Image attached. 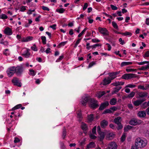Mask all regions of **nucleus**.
I'll return each instance as SVG.
<instances>
[{"label":"nucleus","instance_id":"nucleus-1","mask_svg":"<svg viewBox=\"0 0 149 149\" xmlns=\"http://www.w3.org/2000/svg\"><path fill=\"white\" fill-rule=\"evenodd\" d=\"M147 142L146 140H143L140 138L136 139L135 143V146L138 148H143L147 144Z\"/></svg>","mask_w":149,"mask_h":149},{"label":"nucleus","instance_id":"nucleus-2","mask_svg":"<svg viewBox=\"0 0 149 149\" xmlns=\"http://www.w3.org/2000/svg\"><path fill=\"white\" fill-rule=\"evenodd\" d=\"M88 103L90 107L93 109H95L99 106L97 101L93 98H90L88 101Z\"/></svg>","mask_w":149,"mask_h":149},{"label":"nucleus","instance_id":"nucleus-3","mask_svg":"<svg viewBox=\"0 0 149 149\" xmlns=\"http://www.w3.org/2000/svg\"><path fill=\"white\" fill-rule=\"evenodd\" d=\"M11 82L14 86L21 87L22 84L19 79L17 77H14L11 80Z\"/></svg>","mask_w":149,"mask_h":149},{"label":"nucleus","instance_id":"nucleus-4","mask_svg":"<svg viewBox=\"0 0 149 149\" xmlns=\"http://www.w3.org/2000/svg\"><path fill=\"white\" fill-rule=\"evenodd\" d=\"M135 74L132 73L125 74L122 75L121 78L125 79H128L136 77Z\"/></svg>","mask_w":149,"mask_h":149},{"label":"nucleus","instance_id":"nucleus-5","mask_svg":"<svg viewBox=\"0 0 149 149\" xmlns=\"http://www.w3.org/2000/svg\"><path fill=\"white\" fill-rule=\"evenodd\" d=\"M15 67L13 66L9 68L7 71L8 76L9 77L12 76L15 73Z\"/></svg>","mask_w":149,"mask_h":149},{"label":"nucleus","instance_id":"nucleus-6","mask_svg":"<svg viewBox=\"0 0 149 149\" xmlns=\"http://www.w3.org/2000/svg\"><path fill=\"white\" fill-rule=\"evenodd\" d=\"M118 145L114 141L109 143L108 145L107 149H117Z\"/></svg>","mask_w":149,"mask_h":149},{"label":"nucleus","instance_id":"nucleus-7","mask_svg":"<svg viewBox=\"0 0 149 149\" xmlns=\"http://www.w3.org/2000/svg\"><path fill=\"white\" fill-rule=\"evenodd\" d=\"M98 29L99 31L104 35L108 36L109 35L108 31L106 28L99 27Z\"/></svg>","mask_w":149,"mask_h":149},{"label":"nucleus","instance_id":"nucleus-8","mask_svg":"<svg viewBox=\"0 0 149 149\" xmlns=\"http://www.w3.org/2000/svg\"><path fill=\"white\" fill-rule=\"evenodd\" d=\"M120 73V71L112 72L109 73L108 74L110 77V79L112 80L116 78L117 77V75L119 74Z\"/></svg>","mask_w":149,"mask_h":149},{"label":"nucleus","instance_id":"nucleus-9","mask_svg":"<svg viewBox=\"0 0 149 149\" xmlns=\"http://www.w3.org/2000/svg\"><path fill=\"white\" fill-rule=\"evenodd\" d=\"M141 123V121L136 119H133L129 121V124L132 125H136Z\"/></svg>","mask_w":149,"mask_h":149},{"label":"nucleus","instance_id":"nucleus-10","mask_svg":"<svg viewBox=\"0 0 149 149\" xmlns=\"http://www.w3.org/2000/svg\"><path fill=\"white\" fill-rule=\"evenodd\" d=\"M15 73L17 75H20L23 71L22 67L18 66L15 67Z\"/></svg>","mask_w":149,"mask_h":149},{"label":"nucleus","instance_id":"nucleus-11","mask_svg":"<svg viewBox=\"0 0 149 149\" xmlns=\"http://www.w3.org/2000/svg\"><path fill=\"white\" fill-rule=\"evenodd\" d=\"M30 50L29 49H26L22 53V56L26 58L29 57L31 55V54L29 52Z\"/></svg>","mask_w":149,"mask_h":149},{"label":"nucleus","instance_id":"nucleus-12","mask_svg":"<svg viewBox=\"0 0 149 149\" xmlns=\"http://www.w3.org/2000/svg\"><path fill=\"white\" fill-rule=\"evenodd\" d=\"M137 95V98H143L146 97L147 96L148 93L146 92H139L138 93Z\"/></svg>","mask_w":149,"mask_h":149},{"label":"nucleus","instance_id":"nucleus-13","mask_svg":"<svg viewBox=\"0 0 149 149\" xmlns=\"http://www.w3.org/2000/svg\"><path fill=\"white\" fill-rule=\"evenodd\" d=\"M4 32L5 34L7 35H11L13 33L11 29L8 27L5 29Z\"/></svg>","mask_w":149,"mask_h":149},{"label":"nucleus","instance_id":"nucleus-14","mask_svg":"<svg viewBox=\"0 0 149 149\" xmlns=\"http://www.w3.org/2000/svg\"><path fill=\"white\" fill-rule=\"evenodd\" d=\"M109 105V103L108 101H106L101 104L99 108V109L100 110H103L107 107Z\"/></svg>","mask_w":149,"mask_h":149},{"label":"nucleus","instance_id":"nucleus-15","mask_svg":"<svg viewBox=\"0 0 149 149\" xmlns=\"http://www.w3.org/2000/svg\"><path fill=\"white\" fill-rule=\"evenodd\" d=\"M146 100L145 99H143L142 100H139L133 102L134 104L136 106H138L139 105L141 104L142 102L145 101Z\"/></svg>","mask_w":149,"mask_h":149},{"label":"nucleus","instance_id":"nucleus-16","mask_svg":"<svg viewBox=\"0 0 149 149\" xmlns=\"http://www.w3.org/2000/svg\"><path fill=\"white\" fill-rule=\"evenodd\" d=\"M122 119L121 117L120 116L115 118L113 121V122L116 124H119L121 123Z\"/></svg>","mask_w":149,"mask_h":149},{"label":"nucleus","instance_id":"nucleus-17","mask_svg":"<svg viewBox=\"0 0 149 149\" xmlns=\"http://www.w3.org/2000/svg\"><path fill=\"white\" fill-rule=\"evenodd\" d=\"M111 80L109 77L104 78L103 80V84L104 85L108 84L111 82Z\"/></svg>","mask_w":149,"mask_h":149},{"label":"nucleus","instance_id":"nucleus-18","mask_svg":"<svg viewBox=\"0 0 149 149\" xmlns=\"http://www.w3.org/2000/svg\"><path fill=\"white\" fill-rule=\"evenodd\" d=\"M115 136V134L113 133H110L106 135V138L107 139L111 140L113 139Z\"/></svg>","mask_w":149,"mask_h":149},{"label":"nucleus","instance_id":"nucleus-19","mask_svg":"<svg viewBox=\"0 0 149 149\" xmlns=\"http://www.w3.org/2000/svg\"><path fill=\"white\" fill-rule=\"evenodd\" d=\"M108 122L107 120H104L100 123V125L102 127L105 128L108 125Z\"/></svg>","mask_w":149,"mask_h":149},{"label":"nucleus","instance_id":"nucleus-20","mask_svg":"<svg viewBox=\"0 0 149 149\" xmlns=\"http://www.w3.org/2000/svg\"><path fill=\"white\" fill-rule=\"evenodd\" d=\"M91 98L90 97H85L81 102L84 106H85L86 104V103L88 102V101L89 99Z\"/></svg>","mask_w":149,"mask_h":149},{"label":"nucleus","instance_id":"nucleus-21","mask_svg":"<svg viewBox=\"0 0 149 149\" xmlns=\"http://www.w3.org/2000/svg\"><path fill=\"white\" fill-rule=\"evenodd\" d=\"M137 115L140 118H144L146 116V113L144 111H140L138 112Z\"/></svg>","mask_w":149,"mask_h":149},{"label":"nucleus","instance_id":"nucleus-22","mask_svg":"<svg viewBox=\"0 0 149 149\" xmlns=\"http://www.w3.org/2000/svg\"><path fill=\"white\" fill-rule=\"evenodd\" d=\"M106 92L104 91H98L97 92L96 95L98 98H100Z\"/></svg>","mask_w":149,"mask_h":149},{"label":"nucleus","instance_id":"nucleus-23","mask_svg":"<svg viewBox=\"0 0 149 149\" xmlns=\"http://www.w3.org/2000/svg\"><path fill=\"white\" fill-rule=\"evenodd\" d=\"M81 126L82 129L84 131H86L88 129L87 125L84 123H82Z\"/></svg>","mask_w":149,"mask_h":149},{"label":"nucleus","instance_id":"nucleus-24","mask_svg":"<svg viewBox=\"0 0 149 149\" xmlns=\"http://www.w3.org/2000/svg\"><path fill=\"white\" fill-rule=\"evenodd\" d=\"M95 145L94 143L93 142H91L87 145L86 149H89L90 148H93L95 147Z\"/></svg>","mask_w":149,"mask_h":149},{"label":"nucleus","instance_id":"nucleus-25","mask_svg":"<svg viewBox=\"0 0 149 149\" xmlns=\"http://www.w3.org/2000/svg\"><path fill=\"white\" fill-rule=\"evenodd\" d=\"M132 63L131 62H123L121 63L120 64V66L123 67L124 66L131 65Z\"/></svg>","mask_w":149,"mask_h":149},{"label":"nucleus","instance_id":"nucleus-26","mask_svg":"<svg viewBox=\"0 0 149 149\" xmlns=\"http://www.w3.org/2000/svg\"><path fill=\"white\" fill-rule=\"evenodd\" d=\"M100 136L99 138H100V141H102L104 138L105 136V133L104 132H101L98 133Z\"/></svg>","mask_w":149,"mask_h":149},{"label":"nucleus","instance_id":"nucleus-27","mask_svg":"<svg viewBox=\"0 0 149 149\" xmlns=\"http://www.w3.org/2000/svg\"><path fill=\"white\" fill-rule=\"evenodd\" d=\"M93 114H91L88 116L87 120L89 122H92L94 119V117Z\"/></svg>","mask_w":149,"mask_h":149},{"label":"nucleus","instance_id":"nucleus-28","mask_svg":"<svg viewBox=\"0 0 149 149\" xmlns=\"http://www.w3.org/2000/svg\"><path fill=\"white\" fill-rule=\"evenodd\" d=\"M77 118H79V120L81 121L82 119V114L81 111H78L77 112Z\"/></svg>","mask_w":149,"mask_h":149},{"label":"nucleus","instance_id":"nucleus-29","mask_svg":"<svg viewBox=\"0 0 149 149\" xmlns=\"http://www.w3.org/2000/svg\"><path fill=\"white\" fill-rule=\"evenodd\" d=\"M117 99L115 98H112L111 99L110 102V104L112 105H115L117 102Z\"/></svg>","mask_w":149,"mask_h":149},{"label":"nucleus","instance_id":"nucleus-30","mask_svg":"<svg viewBox=\"0 0 149 149\" xmlns=\"http://www.w3.org/2000/svg\"><path fill=\"white\" fill-rule=\"evenodd\" d=\"M122 88V87L121 86H118L116 87H115L113 89V92L114 93H116L118 92L119 90Z\"/></svg>","mask_w":149,"mask_h":149},{"label":"nucleus","instance_id":"nucleus-31","mask_svg":"<svg viewBox=\"0 0 149 149\" xmlns=\"http://www.w3.org/2000/svg\"><path fill=\"white\" fill-rule=\"evenodd\" d=\"M66 135V129L65 127H64L63 129V131L62 132V137L63 139H64L65 137V136Z\"/></svg>","mask_w":149,"mask_h":149},{"label":"nucleus","instance_id":"nucleus-32","mask_svg":"<svg viewBox=\"0 0 149 149\" xmlns=\"http://www.w3.org/2000/svg\"><path fill=\"white\" fill-rule=\"evenodd\" d=\"M148 106L147 102H144L141 105V107L143 109H145Z\"/></svg>","mask_w":149,"mask_h":149},{"label":"nucleus","instance_id":"nucleus-33","mask_svg":"<svg viewBox=\"0 0 149 149\" xmlns=\"http://www.w3.org/2000/svg\"><path fill=\"white\" fill-rule=\"evenodd\" d=\"M22 106V105L21 104H18L16 106H15L13 108L11 109V111H14L15 109H18L20 107H21Z\"/></svg>","mask_w":149,"mask_h":149},{"label":"nucleus","instance_id":"nucleus-34","mask_svg":"<svg viewBox=\"0 0 149 149\" xmlns=\"http://www.w3.org/2000/svg\"><path fill=\"white\" fill-rule=\"evenodd\" d=\"M121 35L124 36H132V34L130 32L126 31L124 33H121Z\"/></svg>","mask_w":149,"mask_h":149},{"label":"nucleus","instance_id":"nucleus-35","mask_svg":"<svg viewBox=\"0 0 149 149\" xmlns=\"http://www.w3.org/2000/svg\"><path fill=\"white\" fill-rule=\"evenodd\" d=\"M56 11L60 13H62L65 11V10L63 8L57 9H56Z\"/></svg>","mask_w":149,"mask_h":149},{"label":"nucleus","instance_id":"nucleus-36","mask_svg":"<svg viewBox=\"0 0 149 149\" xmlns=\"http://www.w3.org/2000/svg\"><path fill=\"white\" fill-rule=\"evenodd\" d=\"M135 93L134 92L132 91L130 94H129L127 97L129 98H132L134 96Z\"/></svg>","mask_w":149,"mask_h":149},{"label":"nucleus","instance_id":"nucleus-37","mask_svg":"<svg viewBox=\"0 0 149 149\" xmlns=\"http://www.w3.org/2000/svg\"><path fill=\"white\" fill-rule=\"evenodd\" d=\"M41 39L42 40V42L44 45L46 43V38L45 36H42Z\"/></svg>","mask_w":149,"mask_h":149},{"label":"nucleus","instance_id":"nucleus-38","mask_svg":"<svg viewBox=\"0 0 149 149\" xmlns=\"http://www.w3.org/2000/svg\"><path fill=\"white\" fill-rule=\"evenodd\" d=\"M31 49L34 51H38L37 47L36 44H34L33 46L31 47Z\"/></svg>","mask_w":149,"mask_h":149},{"label":"nucleus","instance_id":"nucleus-39","mask_svg":"<svg viewBox=\"0 0 149 149\" xmlns=\"http://www.w3.org/2000/svg\"><path fill=\"white\" fill-rule=\"evenodd\" d=\"M33 37L31 36H29L27 37L26 38V40H25V41H26V42L31 41L33 40Z\"/></svg>","mask_w":149,"mask_h":149},{"label":"nucleus","instance_id":"nucleus-40","mask_svg":"<svg viewBox=\"0 0 149 149\" xmlns=\"http://www.w3.org/2000/svg\"><path fill=\"white\" fill-rule=\"evenodd\" d=\"M126 71L127 72H133L134 71H136V69H133L132 68H127L126 69Z\"/></svg>","mask_w":149,"mask_h":149},{"label":"nucleus","instance_id":"nucleus-41","mask_svg":"<svg viewBox=\"0 0 149 149\" xmlns=\"http://www.w3.org/2000/svg\"><path fill=\"white\" fill-rule=\"evenodd\" d=\"M112 25L113 26L114 28L116 29H118V25L115 22L113 21L112 22Z\"/></svg>","mask_w":149,"mask_h":149},{"label":"nucleus","instance_id":"nucleus-42","mask_svg":"<svg viewBox=\"0 0 149 149\" xmlns=\"http://www.w3.org/2000/svg\"><path fill=\"white\" fill-rule=\"evenodd\" d=\"M136 85L134 84H129L127 85L125 87V88H133L136 87Z\"/></svg>","mask_w":149,"mask_h":149},{"label":"nucleus","instance_id":"nucleus-43","mask_svg":"<svg viewBox=\"0 0 149 149\" xmlns=\"http://www.w3.org/2000/svg\"><path fill=\"white\" fill-rule=\"evenodd\" d=\"M96 62L94 61H93L91 62L89 64L88 66V68H89L91 67L93 65L96 64Z\"/></svg>","mask_w":149,"mask_h":149},{"label":"nucleus","instance_id":"nucleus-44","mask_svg":"<svg viewBox=\"0 0 149 149\" xmlns=\"http://www.w3.org/2000/svg\"><path fill=\"white\" fill-rule=\"evenodd\" d=\"M66 41L61 42L57 46V47L60 48L61 46H64L66 43Z\"/></svg>","mask_w":149,"mask_h":149},{"label":"nucleus","instance_id":"nucleus-45","mask_svg":"<svg viewBox=\"0 0 149 149\" xmlns=\"http://www.w3.org/2000/svg\"><path fill=\"white\" fill-rule=\"evenodd\" d=\"M113 113V112L111 110V109H107L105 110L104 112V113Z\"/></svg>","mask_w":149,"mask_h":149},{"label":"nucleus","instance_id":"nucleus-46","mask_svg":"<svg viewBox=\"0 0 149 149\" xmlns=\"http://www.w3.org/2000/svg\"><path fill=\"white\" fill-rule=\"evenodd\" d=\"M87 30V28H85L82 31V32L80 33L78 36V37H80L84 33V32L86 31Z\"/></svg>","mask_w":149,"mask_h":149},{"label":"nucleus","instance_id":"nucleus-47","mask_svg":"<svg viewBox=\"0 0 149 149\" xmlns=\"http://www.w3.org/2000/svg\"><path fill=\"white\" fill-rule=\"evenodd\" d=\"M149 61H144L141 62H138L137 64L139 65H143L146 63H149Z\"/></svg>","mask_w":149,"mask_h":149},{"label":"nucleus","instance_id":"nucleus-48","mask_svg":"<svg viewBox=\"0 0 149 149\" xmlns=\"http://www.w3.org/2000/svg\"><path fill=\"white\" fill-rule=\"evenodd\" d=\"M3 54L6 56L9 55L10 53L8 50L7 49H5L4 51L3 52Z\"/></svg>","mask_w":149,"mask_h":149},{"label":"nucleus","instance_id":"nucleus-49","mask_svg":"<svg viewBox=\"0 0 149 149\" xmlns=\"http://www.w3.org/2000/svg\"><path fill=\"white\" fill-rule=\"evenodd\" d=\"M102 45L100 44L99 43V44H95L91 46H92V48H95L96 47L98 46H101Z\"/></svg>","mask_w":149,"mask_h":149},{"label":"nucleus","instance_id":"nucleus-50","mask_svg":"<svg viewBox=\"0 0 149 149\" xmlns=\"http://www.w3.org/2000/svg\"><path fill=\"white\" fill-rule=\"evenodd\" d=\"M132 128L131 126L128 125L126 127H125L124 128V130L125 131H127L128 130Z\"/></svg>","mask_w":149,"mask_h":149},{"label":"nucleus","instance_id":"nucleus-51","mask_svg":"<svg viewBox=\"0 0 149 149\" xmlns=\"http://www.w3.org/2000/svg\"><path fill=\"white\" fill-rule=\"evenodd\" d=\"M26 7H27L24 6H21L20 7V10L22 12H24L26 10Z\"/></svg>","mask_w":149,"mask_h":149},{"label":"nucleus","instance_id":"nucleus-52","mask_svg":"<svg viewBox=\"0 0 149 149\" xmlns=\"http://www.w3.org/2000/svg\"><path fill=\"white\" fill-rule=\"evenodd\" d=\"M8 18V16L5 14H2L1 15V19H5Z\"/></svg>","mask_w":149,"mask_h":149},{"label":"nucleus","instance_id":"nucleus-53","mask_svg":"<svg viewBox=\"0 0 149 149\" xmlns=\"http://www.w3.org/2000/svg\"><path fill=\"white\" fill-rule=\"evenodd\" d=\"M30 74L34 76L35 75L36 73L32 69L30 70Z\"/></svg>","mask_w":149,"mask_h":149},{"label":"nucleus","instance_id":"nucleus-54","mask_svg":"<svg viewBox=\"0 0 149 149\" xmlns=\"http://www.w3.org/2000/svg\"><path fill=\"white\" fill-rule=\"evenodd\" d=\"M81 39V38H79L78 39L75 44V45L74 46V47L76 48L77 47L78 45L80 43Z\"/></svg>","mask_w":149,"mask_h":149},{"label":"nucleus","instance_id":"nucleus-55","mask_svg":"<svg viewBox=\"0 0 149 149\" xmlns=\"http://www.w3.org/2000/svg\"><path fill=\"white\" fill-rule=\"evenodd\" d=\"M42 9L44 10L49 11V9L47 7L44 6H42Z\"/></svg>","mask_w":149,"mask_h":149},{"label":"nucleus","instance_id":"nucleus-56","mask_svg":"<svg viewBox=\"0 0 149 149\" xmlns=\"http://www.w3.org/2000/svg\"><path fill=\"white\" fill-rule=\"evenodd\" d=\"M144 58L148 57L149 56V50L146 52L143 56Z\"/></svg>","mask_w":149,"mask_h":149},{"label":"nucleus","instance_id":"nucleus-57","mask_svg":"<svg viewBox=\"0 0 149 149\" xmlns=\"http://www.w3.org/2000/svg\"><path fill=\"white\" fill-rule=\"evenodd\" d=\"M110 6L112 10H116L118 9L117 7L114 5H111Z\"/></svg>","mask_w":149,"mask_h":149},{"label":"nucleus","instance_id":"nucleus-58","mask_svg":"<svg viewBox=\"0 0 149 149\" xmlns=\"http://www.w3.org/2000/svg\"><path fill=\"white\" fill-rule=\"evenodd\" d=\"M118 125V127H117V130H119L121 129H122L123 127V126L121 124V123H120L119 124H117Z\"/></svg>","mask_w":149,"mask_h":149},{"label":"nucleus","instance_id":"nucleus-59","mask_svg":"<svg viewBox=\"0 0 149 149\" xmlns=\"http://www.w3.org/2000/svg\"><path fill=\"white\" fill-rule=\"evenodd\" d=\"M138 89H142L143 90H146V89L145 88L144 86H143L139 85L138 86Z\"/></svg>","mask_w":149,"mask_h":149},{"label":"nucleus","instance_id":"nucleus-60","mask_svg":"<svg viewBox=\"0 0 149 149\" xmlns=\"http://www.w3.org/2000/svg\"><path fill=\"white\" fill-rule=\"evenodd\" d=\"M1 44H3L4 45H7L8 44V42L7 41L3 42V40H2L0 42Z\"/></svg>","mask_w":149,"mask_h":149},{"label":"nucleus","instance_id":"nucleus-61","mask_svg":"<svg viewBox=\"0 0 149 149\" xmlns=\"http://www.w3.org/2000/svg\"><path fill=\"white\" fill-rule=\"evenodd\" d=\"M88 6V4L87 3H85L84 4V7L83 8V10H85Z\"/></svg>","mask_w":149,"mask_h":149},{"label":"nucleus","instance_id":"nucleus-62","mask_svg":"<svg viewBox=\"0 0 149 149\" xmlns=\"http://www.w3.org/2000/svg\"><path fill=\"white\" fill-rule=\"evenodd\" d=\"M92 41L95 43L99 42H100V40L96 38L93 39L92 40Z\"/></svg>","mask_w":149,"mask_h":149},{"label":"nucleus","instance_id":"nucleus-63","mask_svg":"<svg viewBox=\"0 0 149 149\" xmlns=\"http://www.w3.org/2000/svg\"><path fill=\"white\" fill-rule=\"evenodd\" d=\"M20 141V140L17 137H15V139L14 141V143H18Z\"/></svg>","mask_w":149,"mask_h":149},{"label":"nucleus","instance_id":"nucleus-64","mask_svg":"<svg viewBox=\"0 0 149 149\" xmlns=\"http://www.w3.org/2000/svg\"><path fill=\"white\" fill-rule=\"evenodd\" d=\"M125 134H123L121 137V140L123 142L125 141Z\"/></svg>","mask_w":149,"mask_h":149}]
</instances>
